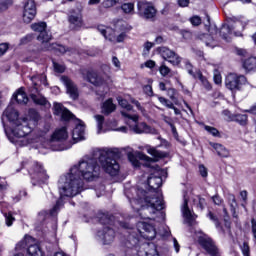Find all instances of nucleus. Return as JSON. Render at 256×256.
<instances>
[{"label":"nucleus","mask_w":256,"mask_h":256,"mask_svg":"<svg viewBox=\"0 0 256 256\" xmlns=\"http://www.w3.org/2000/svg\"><path fill=\"white\" fill-rule=\"evenodd\" d=\"M101 166L95 157H83L69 172L60 177L58 187L61 197H76L83 191V179L95 181L99 179ZM83 179H82V178Z\"/></svg>","instance_id":"f257e3e1"},{"label":"nucleus","mask_w":256,"mask_h":256,"mask_svg":"<svg viewBox=\"0 0 256 256\" xmlns=\"http://www.w3.org/2000/svg\"><path fill=\"white\" fill-rule=\"evenodd\" d=\"M125 195L141 219L155 221V215H163L161 211L165 209V202L161 196H147V191L135 187L125 190Z\"/></svg>","instance_id":"f03ea898"},{"label":"nucleus","mask_w":256,"mask_h":256,"mask_svg":"<svg viewBox=\"0 0 256 256\" xmlns=\"http://www.w3.org/2000/svg\"><path fill=\"white\" fill-rule=\"evenodd\" d=\"M23 119H19V111H17L13 105H9L2 115V123L4 126V131L11 143H16V145H21V138L15 137L13 135V130L17 129L21 125Z\"/></svg>","instance_id":"7ed1b4c3"},{"label":"nucleus","mask_w":256,"mask_h":256,"mask_svg":"<svg viewBox=\"0 0 256 256\" xmlns=\"http://www.w3.org/2000/svg\"><path fill=\"white\" fill-rule=\"evenodd\" d=\"M29 117L30 119L22 118V122L18 125V127L12 130L14 137L20 139L21 147L29 143V140H27L25 137H27V135L33 131V128L35 125H37V121L40 119L39 112L34 109L29 110Z\"/></svg>","instance_id":"20e7f679"},{"label":"nucleus","mask_w":256,"mask_h":256,"mask_svg":"<svg viewBox=\"0 0 256 256\" xmlns=\"http://www.w3.org/2000/svg\"><path fill=\"white\" fill-rule=\"evenodd\" d=\"M109 153H113L111 149H98L94 151L95 157H98L99 162L101 163L102 168L108 175L115 177L119 175V163L117 160L109 157Z\"/></svg>","instance_id":"39448f33"},{"label":"nucleus","mask_w":256,"mask_h":256,"mask_svg":"<svg viewBox=\"0 0 256 256\" xmlns=\"http://www.w3.org/2000/svg\"><path fill=\"white\" fill-rule=\"evenodd\" d=\"M163 177H167V171L159 168V166L150 174L147 183L150 187V193L153 194L147 195L148 197H161L163 199V195L157 192V189L163 185Z\"/></svg>","instance_id":"423d86ee"},{"label":"nucleus","mask_w":256,"mask_h":256,"mask_svg":"<svg viewBox=\"0 0 256 256\" xmlns=\"http://www.w3.org/2000/svg\"><path fill=\"white\" fill-rule=\"evenodd\" d=\"M140 243L139 235L135 232L130 233L123 242L122 252L119 253V256H139Z\"/></svg>","instance_id":"0eeeda50"},{"label":"nucleus","mask_w":256,"mask_h":256,"mask_svg":"<svg viewBox=\"0 0 256 256\" xmlns=\"http://www.w3.org/2000/svg\"><path fill=\"white\" fill-rule=\"evenodd\" d=\"M121 115L123 117H126L127 119H131V121H134V125L130 126L131 131L133 133H136L137 135H141L143 133H150V135H159V131L157 129L147 125L145 122L137 123L139 121V116L137 114L131 115L127 112H121Z\"/></svg>","instance_id":"6e6552de"},{"label":"nucleus","mask_w":256,"mask_h":256,"mask_svg":"<svg viewBox=\"0 0 256 256\" xmlns=\"http://www.w3.org/2000/svg\"><path fill=\"white\" fill-rule=\"evenodd\" d=\"M138 15L146 21H155L157 17V9L153 4L145 1H139L137 4Z\"/></svg>","instance_id":"1a4fd4ad"},{"label":"nucleus","mask_w":256,"mask_h":256,"mask_svg":"<svg viewBox=\"0 0 256 256\" xmlns=\"http://www.w3.org/2000/svg\"><path fill=\"white\" fill-rule=\"evenodd\" d=\"M247 83V78L243 75L230 73L226 76L225 85L230 91H241V87Z\"/></svg>","instance_id":"9d476101"},{"label":"nucleus","mask_w":256,"mask_h":256,"mask_svg":"<svg viewBox=\"0 0 256 256\" xmlns=\"http://www.w3.org/2000/svg\"><path fill=\"white\" fill-rule=\"evenodd\" d=\"M31 29L35 31V33H39L37 36V41L42 43L41 47H44L46 43H49L53 36L51 33L47 32V23L38 22L31 25Z\"/></svg>","instance_id":"9b49d317"},{"label":"nucleus","mask_w":256,"mask_h":256,"mask_svg":"<svg viewBox=\"0 0 256 256\" xmlns=\"http://www.w3.org/2000/svg\"><path fill=\"white\" fill-rule=\"evenodd\" d=\"M68 137L69 134L67 133L66 127L56 129L50 139L52 151H65V146L59 144L57 147H53V145H55V143H63V141H67Z\"/></svg>","instance_id":"f8f14e48"},{"label":"nucleus","mask_w":256,"mask_h":256,"mask_svg":"<svg viewBox=\"0 0 256 256\" xmlns=\"http://www.w3.org/2000/svg\"><path fill=\"white\" fill-rule=\"evenodd\" d=\"M198 243L205 249L206 253L210 256H221L219 253V248L213 242V239L209 237L207 234H202L198 237Z\"/></svg>","instance_id":"ddd939ff"},{"label":"nucleus","mask_w":256,"mask_h":256,"mask_svg":"<svg viewBox=\"0 0 256 256\" xmlns=\"http://www.w3.org/2000/svg\"><path fill=\"white\" fill-rule=\"evenodd\" d=\"M32 177V185H41V183H45L47 179H49V176H47V173L43 169V166H41L39 163L34 164L31 172Z\"/></svg>","instance_id":"4468645a"},{"label":"nucleus","mask_w":256,"mask_h":256,"mask_svg":"<svg viewBox=\"0 0 256 256\" xmlns=\"http://www.w3.org/2000/svg\"><path fill=\"white\" fill-rule=\"evenodd\" d=\"M37 15V5L35 0H27L24 4L23 21L24 23H31Z\"/></svg>","instance_id":"2eb2a0df"},{"label":"nucleus","mask_w":256,"mask_h":256,"mask_svg":"<svg viewBox=\"0 0 256 256\" xmlns=\"http://www.w3.org/2000/svg\"><path fill=\"white\" fill-rule=\"evenodd\" d=\"M81 75L84 81H88L95 87H101L105 85V79H103L97 72L93 70H81Z\"/></svg>","instance_id":"dca6fc26"},{"label":"nucleus","mask_w":256,"mask_h":256,"mask_svg":"<svg viewBox=\"0 0 256 256\" xmlns=\"http://www.w3.org/2000/svg\"><path fill=\"white\" fill-rule=\"evenodd\" d=\"M159 53H160L161 57H163V59H165V61H168L175 67L181 65L182 58L177 53L172 51L171 49H169L167 47H161V48H159Z\"/></svg>","instance_id":"f3484780"},{"label":"nucleus","mask_w":256,"mask_h":256,"mask_svg":"<svg viewBox=\"0 0 256 256\" xmlns=\"http://www.w3.org/2000/svg\"><path fill=\"white\" fill-rule=\"evenodd\" d=\"M138 228L141 237L147 239L148 241L155 239V237L157 236V231L155 230V227H153V225L149 223L140 222L138 224Z\"/></svg>","instance_id":"a211bd4d"},{"label":"nucleus","mask_w":256,"mask_h":256,"mask_svg":"<svg viewBox=\"0 0 256 256\" xmlns=\"http://www.w3.org/2000/svg\"><path fill=\"white\" fill-rule=\"evenodd\" d=\"M97 237L102 241L103 245H111L115 241V230L106 226L97 232Z\"/></svg>","instance_id":"6ab92c4d"},{"label":"nucleus","mask_w":256,"mask_h":256,"mask_svg":"<svg viewBox=\"0 0 256 256\" xmlns=\"http://www.w3.org/2000/svg\"><path fill=\"white\" fill-rule=\"evenodd\" d=\"M61 81L65 85L67 93L70 95L71 99H78L79 90L77 89V85H75V83H73L72 80L67 76H62Z\"/></svg>","instance_id":"aec40b11"},{"label":"nucleus","mask_w":256,"mask_h":256,"mask_svg":"<svg viewBox=\"0 0 256 256\" xmlns=\"http://www.w3.org/2000/svg\"><path fill=\"white\" fill-rule=\"evenodd\" d=\"M155 243H143L138 250V256H158Z\"/></svg>","instance_id":"412c9836"},{"label":"nucleus","mask_w":256,"mask_h":256,"mask_svg":"<svg viewBox=\"0 0 256 256\" xmlns=\"http://www.w3.org/2000/svg\"><path fill=\"white\" fill-rule=\"evenodd\" d=\"M53 109L54 115H61L63 121H69L75 117V115H73V113H71V111H69L67 108H64L63 104L61 103L55 102Z\"/></svg>","instance_id":"4be33fe9"},{"label":"nucleus","mask_w":256,"mask_h":256,"mask_svg":"<svg viewBox=\"0 0 256 256\" xmlns=\"http://www.w3.org/2000/svg\"><path fill=\"white\" fill-rule=\"evenodd\" d=\"M189 200H187V198L184 197V204H183V208H182V213L185 219V223H187L190 227L195 225V216L193 214V212H191V210L189 209Z\"/></svg>","instance_id":"5701e85b"},{"label":"nucleus","mask_w":256,"mask_h":256,"mask_svg":"<svg viewBox=\"0 0 256 256\" xmlns=\"http://www.w3.org/2000/svg\"><path fill=\"white\" fill-rule=\"evenodd\" d=\"M147 151L149 155H151L154 158L144 155L142 157L144 161H159V159H165V157H169V153L157 150L156 148H150Z\"/></svg>","instance_id":"b1692460"},{"label":"nucleus","mask_w":256,"mask_h":256,"mask_svg":"<svg viewBox=\"0 0 256 256\" xmlns=\"http://www.w3.org/2000/svg\"><path fill=\"white\" fill-rule=\"evenodd\" d=\"M41 51H55V53H59L60 55H65L67 51H70L65 46L55 43L46 42L44 46L41 47Z\"/></svg>","instance_id":"393cba45"},{"label":"nucleus","mask_w":256,"mask_h":256,"mask_svg":"<svg viewBox=\"0 0 256 256\" xmlns=\"http://www.w3.org/2000/svg\"><path fill=\"white\" fill-rule=\"evenodd\" d=\"M12 101H16L18 105H27V103H29V98L25 91H23V88H20L13 94Z\"/></svg>","instance_id":"a878e982"},{"label":"nucleus","mask_w":256,"mask_h":256,"mask_svg":"<svg viewBox=\"0 0 256 256\" xmlns=\"http://www.w3.org/2000/svg\"><path fill=\"white\" fill-rule=\"evenodd\" d=\"M72 137L74 141H83L85 139V126L83 124H77L72 131Z\"/></svg>","instance_id":"bb28decb"},{"label":"nucleus","mask_w":256,"mask_h":256,"mask_svg":"<svg viewBox=\"0 0 256 256\" xmlns=\"http://www.w3.org/2000/svg\"><path fill=\"white\" fill-rule=\"evenodd\" d=\"M98 31L103 35L108 41H115V31L111 28H107L103 25L98 26Z\"/></svg>","instance_id":"cd10ccee"},{"label":"nucleus","mask_w":256,"mask_h":256,"mask_svg":"<svg viewBox=\"0 0 256 256\" xmlns=\"http://www.w3.org/2000/svg\"><path fill=\"white\" fill-rule=\"evenodd\" d=\"M61 207H63V202L58 200L52 209L49 211H42L39 213V215H46V217H57V213H59Z\"/></svg>","instance_id":"c85d7f7f"},{"label":"nucleus","mask_w":256,"mask_h":256,"mask_svg":"<svg viewBox=\"0 0 256 256\" xmlns=\"http://www.w3.org/2000/svg\"><path fill=\"white\" fill-rule=\"evenodd\" d=\"M117 109V106L113 103V99L106 100L102 105L103 115H111Z\"/></svg>","instance_id":"c756f323"},{"label":"nucleus","mask_w":256,"mask_h":256,"mask_svg":"<svg viewBox=\"0 0 256 256\" xmlns=\"http://www.w3.org/2000/svg\"><path fill=\"white\" fill-rule=\"evenodd\" d=\"M68 21L73 25V29L83 27V16H81V13L71 14Z\"/></svg>","instance_id":"7c9ffc66"},{"label":"nucleus","mask_w":256,"mask_h":256,"mask_svg":"<svg viewBox=\"0 0 256 256\" xmlns=\"http://www.w3.org/2000/svg\"><path fill=\"white\" fill-rule=\"evenodd\" d=\"M198 39L205 43L206 47H211L212 49L213 47H217V41L213 39V36H211V34H200L198 36Z\"/></svg>","instance_id":"2f4dec72"},{"label":"nucleus","mask_w":256,"mask_h":256,"mask_svg":"<svg viewBox=\"0 0 256 256\" xmlns=\"http://www.w3.org/2000/svg\"><path fill=\"white\" fill-rule=\"evenodd\" d=\"M210 145H212L219 157H227L229 155V150L223 145L217 143H211Z\"/></svg>","instance_id":"473e14b6"},{"label":"nucleus","mask_w":256,"mask_h":256,"mask_svg":"<svg viewBox=\"0 0 256 256\" xmlns=\"http://www.w3.org/2000/svg\"><path fill=\"white\" fill-rule=\"evenodd\" d=\"M243 67L246 71H256V58H247L243 63Z\"/></svg>","instance_id":"72a5a7b5"},{"label":"nucleus","mask_w":256,"mask_h":256,"mask_svg":"<svg viewBox=\"0 0 256 256\" xmlns=\"http://www.w3.org/2000/svg\"><path fill=\"white\" fill-rule=\"evenodd\" d=\"M232 31L233 28H231V26L224 25L219 31L220 37H222V39H224L225 41H229V35H231Z\"/></svg>","instance_id":"f704fd0d"},{"label":"nucleus","mask_w":256,"mask_h":256,"mask_svg":"<svg viewBox=\"0 0 256 256\" xmlns=\"http://www.w3.org/2000/svg\"><path fill=\"white\" fill-rule=\"evenodd\" d=\"M208 217L211 221H213V223H215L216 229H219V231L223 233V235H225V229H223V226H221L219 218L215 214H213V212H209Z\"/></svg>","instance_id":"c9c22d12"},{"label":"nucleus","mask_w":256,"mask_h":256,"mask_svg":"<svg viewBox=\"0 0 256 256\" xmlns=\"http://www.w3.org/2000/svg\"><path fill=\"white\" fill-rule=\"evenodd\" d=\"M32 101H34L36 105H47V103H49V101H47V98H45L40 93L32 94Z\"/></svg>","instance_id":"e433bc0d"},{"label":"nucleus","mask_w":256,"mask_h":256,"mask_svg":"<svg viewBox=\"0 0 256 256\" xmlns=\"http://www.w3.org/2000/svg\"><path fill=\"white\" fill-rule=\"evenodd\" d=\"M94 118L97 122V133H103V124L105 123V117L103 115H95Z\"/></svg>","instance_id":"4c0bfd02"},{"label":"nucleus","mask_w":256,"mask_h":256,"mask_svg":"<svg viewBox=\"0 0 256 256\" xmlns=\"http://www.w3.org/2000/svg\"><path fill=\"white\" fill-rule=\"evenodd\" d=\"M117 101H118V104L120 105V107H122L123 109H126V111L133 110V106L131 104H129V102L126 99H124L123 97L118 96Z\"/></svg>","instance_id":"58836bf2"},{"label":"nucleus","mask_w":256,"mask_h":256,"mask_svg":"<svg viewBox=\"0 0 256 256\" xmlns=\"http://www.w3.org/2000/svg\"><path fill=\"white\" fill-rule=\"evenodd\" d=\"M232 121H236L240 125H245L247 123V115L246 114H235L232 116Z\"/></svg>","instance_id":"ea45409f"},{"label":"nucleus","mask_w":256,"mask_h":256,"mask_svg":"<svg viewBox=\"0 0 256 256\" xmlns=\"http://www.w3.org/2000/svg\"><path fill=\"white\" fill-rule=\"evenodd\" d=\"M28 254L30 256H41V249L38 245H31L28 247Z\"/></svg>","instance_id":"a19ab883"},{"label":"nucleus","mask_w":256,"mask_h":256,"mask_svg":"<svg viewBox=\"0 0 256 256\" xmlns=\"http://www.w3.org/2000/svg\"><path fill=\"white\" fill-rule=\"evenodd\" d=\"M35 79H37V77L33 76L32 77L33 86L29 88V93L31 98H32V95H39V88H37V83L35 82Z\"/></svg>","instance_id":"79ce46f5"},{"label":"nucleus","mask_w":256,"mask_h":256,"mask_svg":"<svg viewBox=\"0 0 256 256\" xmlns=\"http://www.w3.org/2000/svg\"><path fill=\"white\" fill-rule=\"evenodd\" d=\"M128 160L133 165V167H140L141 163L139 162V159H137V156L133 153H128Z\"/></svg>","instance_id":"37998d69"},{"label":"nucleus","mask_w":256,"mask_h":256,"mask_svg":"<svg viewBox=\"0 0 256 256\" xmlns=\"http://www.w3.org/2000/svg\"><path fill=\"white\" fill-rule=\"evenodd\" d=\"M117 3H123V0H104L102 5L105 9H109L114 7V5H117Z\"/></svg>","instance_id":"c03bdc74"},{"label":"nucleus","mask_w":256,"mask_h":256,"mask_svg":"<svg viewBox=\"0 0 256 256\" xmlns=\"http://www.w3.org/2000/svg\"><path fill=\"white\" fill-rule=\"evenodd\" d=\"M197 77L200 79V81L202 82V85H204L205 89H207L208 91L211 90V83H209L207 78H205L201 72L197 73Z\"/></svg>","instance_id":"a18cd8bd"},{"label":"nucleus","mask_w":256,"mask_h":256,"mask_svg":"<svg viewBox=\"0 0 256 256\" xmlns=\"http://www.w3.org/2000/svg\"><path fill=\"white\" fill-rule=\"evenodd\" d=\"M100 223H102L103 225H111L113 223V216L103 214L100 217Z\"/></svg>","instance_id":"49530a36"},{"label":"nucleus","mask_w":256,"mask_h":256,"mask_svg":"<svg viewBox=\"0 0 256 256\" xmlns=\"http://www.w3.org/2000/svg\"><path fill=\"white\" fill-rule=\"evenodd\" d=\"M11 5H13V0H2L0 2V9L2 12L7 11Z\"/></svg>","instance_id":"de8ad7c7"},{"label":"nucleus","mask_w":256,"mask_h":256,"mask_svg":"<svg viewBox=\"0 0 256 256\" xmlns=\"http://www.w3.org/2000/svg\"><path fill=\"white\" fill-rule=\"evenodd\" d=\"M121 9L124 13H131L135 9V5L133 3H124Z\"/></svg>","instance_id":"09e8293b"},{"label":"nucleus","mask_w":256,"mask_h":256,"mask_svg":"<svg viewBox=\"0 0 256 256\" xmlns=\"http://www.w3.org/2000/svg\"><path fill=\"white\" fill-rule=\"evenodd\" d=\"M4 217L6 219L7 227H11V225H13V221H15V217H13V214H11V212L4 213Z\"/></svg>","instance_id":"8fccbe9b"},{"label":"nucleus","mask_w":256,"mask_h":256,"mask_svg":"<svg viewBox=\"0 0 256 256\" xmlns=\"http://www.w3.org/2000/svg\"><path fill=\"white\" fill-rule=\"evenodd\" d=\"M159 71H160V74L163 76V77H167V75L169 73H171V69L169 67H167V65L165 64H162L159 68Z\"/></svg>","instance_id":"3c124183"},{"label":"nucleus","mask_w":256,"mask_h":256,"mask_svg":"<svg viewBox=\"0 0 256 256\" xmlns=\"http://www.w3.org/2000/svg\"><path fill=\"white\" fill-rule=\"evenodd\" d=\"M205 130L208 131L210 135H213V137H219V130H217V128L211 127V126H205Z\"/></svg>","instance_id":"603ef678"},{"label":"nucleus","mask_w":256,"mask_h":256,"mask_svg":"<svg viewBox=\"0 0 256 256\" xmlns=\"http://www.w3.org/2000/svg\"><path fill=\"white\" fill-rule=\"evenodd\" d=\"M53 67H54V71L56 73H64L65 71V66L53 61Z\"/></svg>","instance_id":"864d4df0"},{"label":"nucleus","mask_w":256,"mask_h":256,"mask_svg":"<svg viewBox=\"0 0 256 256\" xmlns=\"http://www.w3.org/2000/svg\"><path fill=\"white\" fill-rule=\"evenodd\" d=\"M190 22L194 27H198V25H201V17L199 16H193L190 18Z\"/></svg>","instance_id":"5fc2aeb1"},{"label":"nucleus","mask_w":256,"mask_h":256,"mask_svg":"<svg viewBox=\"0 0 256 256\" xmlns=\"http://www.w3.org/2000/svg\"><path fill=\"white\" fill-rule=\"evenodd\" d=\"M143 91L146 95H148L149 97H153V87H151V85H146L143 87Z\"/></svg>","instance_id":"6e6d98bb"},{"label":"nucleus","mask_w":256,"mask_h":256,"mask_svg":"<svg viewBox=\"0 0 256 256\" xmlns=\"http://www.w3.org/2000/svg\"><path fill=\"white\" fill-rule=\"evenodd\" d=\"M31 41H33V34H28L21 39L22 45H27V43H31Z\"/></svg>","instance_id":"4d7b16f0"},{"label":"nucleus","mask_w":256,"mask_h":256,"mask_svg":"<svg viewBox=\"0 0 256 256\" xmlns=\"http://www.w3.org/2000/svg\"><path fill=\"white\" fill-rule=\"evenodd\" d=\"M175 95H177V90H175V88H169L168 89V97H170V99L172 101H175V99H176Z\"/></svg>","instance_id":"13d9d810"},{"label":"nucleus","mask_w":256,"mask_h":256,"mask_svg":"<svg viewBox=\"0 0 256 256\" xmlns=\"http://www.w3.org/2000/svg\"><path fill=\"white\" fill-rule=\"evenodd\" d=\"M186 69H187L189 75L194 77V79L197 78V75H195V73L193 72V65H191L189 62H186Z\"/></svg>","instance_id":"bf43d9fd"},{"label":"nucleus","mask_w":256,"mask_h":256,"mask_svg":"<svg viewBox=\"0 0 256 256\" xmlns=\"http://www.w3.org/2000/svg\"><path fill=\"white\" fill-rule=\"evenodd\" d=\"M251 229H252V235H253V237H254V239H255V243H256V220H255V218H252L251 219Z\"/></svg>","instance_id":"052dcab7"},{"label":"nucleus","mask_w":256,"mask_h":256,"mask_svg":"<svg viewBox=\"0 0 256 256\" xmlns=\"http://www.w3.org/2000/svg\"><path fill=\"white\" fill-rule=\"evenodd\" d=\"M241 249L244 256H249V244H247V242L243 243Z\"/></svg>","instance_id":"680f3d73"},{"label":"nucleus","mask_w":256,"mask_h":256,"mask_svg":"<svg viewBox=\"0 0 256 256\" xmlns=\"http://www.w3.org/2000/svg\"><path fill=\"white\" fill-rule=\"evenodd\" d=\"M168 125L171 128L173 137H175V139H177V137H179V133H177V128L175 127V124L169 122Z\"/></svg>","instance_id":"e2e57ef3"},{"label":"nucleus","mask_w":256,"mask_h":256,"mask_svg":"<svg viewBox=\"0 0 256 256\" xmlns=\"http://www.w3.org/2000/svg\"><path fill=\"white\" fill-rule=\"evenodd\" d=\"M212 201L214 205H221V203H223V199H221L219 195L213 196Z\"/></svg>","instance_id":"0e129e2a"},{"label":"nucleus","mask_w":256,"mask_h":256,"mask_svg":"<svg viewBox=\"0 0 256 256\" xmlns=\"http://www.w3.org/2000/svg\"><path fill=\"white\" fill-rule=\"evenodd\" d=\"M8 46L6 43H2L0 44V57L1 55H5V53L7 52Z\"/></svg>","instance_id":"69168bd1"},{"label":"nucleus","mask_w":256,"mask_h":256,"mask_svg":"<svg viewBox=\"0 0 256 256\" xmlns=\"http://www.w3.org/2000/svg\"><path fill=\"white\" fill-rule=\"evenodd\" d=\"M199 171H200L201 177H207V169L204 165L199 166Z\"/></svg>","instance_id":"338daca9"},{"label":"nucleus","mask_w":256,"mask_h":256,"mask_svg":"<svg viewBox=\"0 0 256 256\" xmlns=\"http://www.w3.org/2000/svg\"><path fill=\"white\" fill-rule=\"evenodd\" d=\"M179 7H189V0H178Z\"/></svg>","instance_id":"774afa93"}]
</instances>
